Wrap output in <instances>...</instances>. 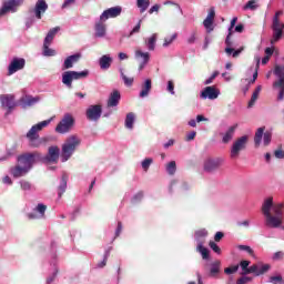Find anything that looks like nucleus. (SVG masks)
<instances>
[{"label":"nucleus","instance_id":"1","mask_svg":"<svg viewBox=\"0 0 284 284\" xmlns=\"http://www.w3.org/2000/svg\"><path fill=\"white\" fill-rule=\"evenodd\" d=\"M52 122V118L49 120H44L38 124H34L27 133V139L29 141V145L31 148H41L43 143H45V138L39 136V132L43 130V128H48Z\"/></svg>","mask_w":284,"mask_h":284},{"label":"nucleus","instance_id":"2","mask_svg":"<svg viewBox=\"0 0 284 284\" xmlns=\"http://www.w3.org/2000/svg\"><path fill=\"white\" fill-rule=\"evenodd\" d=\"M81 145V140L77 135H71L62 145V161L65 163L72 154L77 151V148Z\"/></svg>","mask_w":284,"mask_h":284},{"label":"nucleus","instance_id":"3","mask_svg":"<svg viewBox=\"0 0 284 284\" xmlns=\"http://www.w3.org/2000/svg\"><path fill=\"white\" fill-rule=\"evenodd\" d=\"M41 159L38 152L23 153L17 158L18 164L30 172L34 168V163Z\"/></svg>","mask_w":284,"mask_h":284},{"label":"nucleus","instance_id":"4","mask_svg":"<svg viewBox=\"0 0 284 284\" xmlns=\"http://www.w3.org/2000/svg\"><path fill=\"white\" fill-rule=\"evenodd\" d=\"M248 141H250V136L247 135L237 138L231 146V153H230L231 159L233 160L239 159V156H241V152H243V150H246Z\"/></svg>","mask_w":284,"mask_h":284},{"label":"nucleus","instance_id":"5","mask_svg":"<svg viewBox=\"0 0 284 284\" xmlns=\"http://www.w3.org/2000/svg\"><path fill=\"white\" fill-rule=\"evenodd\" d=\"M90 72L88 70L78 72V71H65L62 73V83L67 85V88H72L73 81H79V79L88 78Z\"/></svg>","mask_w":284,"mask_h":284},{"label":"nucleus","instance_id":"6","mask_svg":"<svg viewBox=\"0 0 284 284\" xmlns=\"http://www.w3.org/2000/svg\"><path fill=\"white\" fill-rule=\"evenodd\" d=\"M24 0H8L2 3V7L0 9V17H6L8 12H17L19 8H21V4Z\"/></svg>","mask_w":284,"mask_h":284},{"label":"nucleus","instance_id":"7","mask_svg":"<svg viewBox=\"0 0 284 284\" xmlns=\"http://www.w3.org/2000/svg\"><path fill=\"white\" fill-rule=\"evenodd\" d=\"M72 125H74V118L70 114H65L63 119L58 123L55 132L59 134H65L67 132H70Z\"/></svg>","mask_w":284,"mask_h":284},{"label":"nucleus","instance_id":"8","mask_svg":"<svg viewBox=\"0 0 284 284\" xmlns=\"http://www.w3.org/2000/svg\"><path fill=\"white\" fill-rule=\"evenodd\" d=\"M273 38L271 39V44L277 43L283 38L284 23L281 20L273 19L272 22Z\"/></svg>","mask_w":284,"mask_h":284},{"label":"nucleus","instance_id":"9","mask_svg":"<svg viewBox=\"0 0 284 284\" xmlns=\"http://www.w3.org/2000/svg\"><path fill=\"white\" fill-rule=\"evenodd\" d=\"M103 114V108L101 104L90 105L87 110V119L89 121H99Z\"/></svg>","mask_w":284,"mask_h":284},{"label":"nucleus","instance_id":"10","mask_svg":"<svg viewBox=\"0 0 284 284\" xmlns=\"http://www.w3.org/2000/svg\"><path fill=\"white\" fill-rule=\"evenodd\" d=\"M121 12H123V8L119 6L109 8L102 12V14L100 16V21H108V19H116V17H121Z\"/></svg>","mask_w":284,"mask_h":284},{"label":"nucleus","instance_id":"11","mask_svg":"<svg viewBox=\"0 0 284 284\" xmlns=\"http://www.w3.org/2000/svg\"><path fill=\"white\" fill-rule=\"evenodd\" d=\"M26 68V59L23 58H13L8 68V75L12 77L14 72H19V70H23Z\"/></svg>","mask_w":284,"mask_h":284},{"label":"nucleus","instance_id":"12","mask_svg":"<svg viewBox=\"0 0 284 284\" xmlns=\"http://www.w3.org/2000/svg\"><path fill=\"white\" fill-rule=\"evenodd\" d=\"M0 103L2 108H8L7 114H10V112L17 108V102H14V95L12 94L0 95Z\"/></svg>","mask_w":284,"mask_h":284},{"label":"nucleus","instance_id":"13","mask_svg":"<svg viewBox=\"0 0 284 284\" xmlns=\"http://www.w3.org/2000/svg\"><path fill=\"white\" fill-rule=\"evenodd\" d=\"M223 165V159H209L204 162V172H216Z\"/></svg>","mask_w":284,"mask_h":284},{"label":"nucleus","instance_id":"14","mask_svg":"<svg viewBox=\"0 0 284 284\" xmlns=\"http://www.w3.org/2000/svg\"><path fill=\"white\" fill-rule=\"evenodd\" d=\"M219 94H221V91L216 89V87H206L201 92V99H210L211 101H214V99H219Z\"/></svg>","mask_w":284,"mask_h":284},{"label":"nucleus","instance_id":"15","mask_svg":"<svg viewBox=\"0 0 284 284\" xmlns=\"http://www.w3.org/2000/svg\"><path fill=\"white\" fill-rule=\"evenodd\" d=\"M265 219L267 227H281V225H283V216L272 215V213H270L265 215Z\"/></svg>","mask_w":284,"mask_h":284},{"label":"nucleus","instance_id":"16","mask_svg":"<svg viewBox=\"0 0 284 284\" xmlns=\"http://www.w3.org/2000/svg\"><path fill=\"white\" fill-rule=\"evenodd\" d=\"M47 10H48V2H45V0H38L36 2V7L33 9L36 18L42 19V17H43V14H45Z\"/></svg>","mask_w":284,"mask_h":284},{"label":"nucleus","instance_id":"17","mask_svg":"<svg viewBox=\"0 0 284 284\" xmlns=\"http://www.w3.org/2000/svg\"><path fill=\"white\" fill-rule=\"evenodd\" d=\"M59 154H60L59 146H50L49 150H48V154L44 159L49 163H58L59 162Z\"/></svg>","mask_w":284,"mask_h":284},{"label":"nucleus","instance_id":"18","mask_svg":"<svg viewBox=\"0 0 284 284\" xmlns=\"http://www.w3.org/2000/svg\"><path fill=\"white\" fill-rule=\"evenodd\" d=\"M30 171L21 164H17L10 169V174L13 176V179H21V176H26Z\"/></svg>","mask_w":284,"mask_h":284},{"label":"nucleus","instance_id":"19","mask_svg":"<svg viewBox=\"0 0 284 284\" xmlns=\"http://www.w3.org/2000/svg\"><path fill=\"white\" fill-rule=\"evenodd\" d=\"M214 17H216V11L214 10V7H212L209 10L206 19L203 21V26L206 30H214V28H212V26H214Z\"/></svg>","mask_w":284,"mask_h":284},{"label":"nucleus","instance_id":"20","mask_svg":"<svg viewBox=\"0 0 284 284\" xmlns=\"http://www.w3.org/2000/svg\"><path fill=\"white\" fill-rule=\"evenodd\" d=\"M81 59V53H75L73 55H69L63 63L64 70H70V68H73L74 63H79V60Z\"/></svg>","mask_w":284,"mask_h":284},{"label":"nucleus","instance_id":"21","mask_svg":"<svg viewBox=\"0 0 284 284\" xmlns=\"http://www.w3.org/2000/svg\"><path fill=\"white\" fill-rule=\"evenodd\" d=\"M119 101H121V93L119 92V90H114L108 100V108H116V105H119Z\"/></svg>","mask_w":284,"mask_h":284},{"label":"nucleus","instance_id":"22","mask_svg":"<svg viewBox=\"0 0 284 284\" xmlns=\"http://www.w3.org/2000/svg\"><path fill=\"white\" fill-rule=\"evenodd\" d=\"M273 207H274V197L266 199L262 205V213L264 214V216L272 214Z\"/></svg>","mask_w":284,"mask_h":284},{"label":"nucleus","instance_id":"23","mask_svg":"<svg viewBox=\"0 0 284 284\" xmlns=\"http://www.w3.org/2000/svg\"><path fill=\"white\" fill-rule=\"evenodd\" d=\"M239 128V124H234L233 126H230L229 130L223 134L222 142L227 144L232 139H234V133L236 132V129Z\"/></svg>","mask_w":284,"mask_h":284},{"label":"nucleus","instance_id":"24","mask_svg":"<svg viewBox=\"0 0 284 284\" xmlns=\"http://www.w3.org/2000/svg\"><path fill=\"white\" fill-rule=\"evenodd\" d=\"M65 190H68V174H62L60 185L58 186V196L61 199L63 194H65Z\"/></svg>","mask_w":284,"mask_h":284},{"label":"nucleus","instance_id":"25","mask_svg":"<svg viewBox=\"0 0 284 284\" xmlns=\"http://www.w3.org/2000/svg\"><path fill=\"white\" fill-rule=\"evenodd\" d=\"M151 90H152V80L146 79L142 84V90L140 91V98L145 99V97L150 94Z\"/></svg>","mask_w":284,"mask_h":284},{"label":"nucleus","instance_id":"26","mask_svg":"<svg viewBox=\"0 0 284 284\" xmlns=\"http://www.w3.org/2000/svg\"><path fill=\"white\" fill-rule=\"evenodd\" d=\"M99 65L101 70H110V67L112 65V57L104 54L99 60Z\"/></svg>","mask_w":284,"mask_h":284},{"label":"nucleus","instance_id":"27","mask_svg":"<svg viewBox=\"0 0 284 284\" xmlns=\"http://www.w3.org/2000/svg\"><path fill=\"white\" fill-rule=\"evenodd\" d=\"M253 267H255V271H253V274L255 276H261L263 274H266V272H270V264H253Z\"/></svg>","mask_w":284,"mask_h":284},{"label":"nucleus","instance_id":"28","mask_svg":"<svg viewBox=\"0 0 284 284\" xmlns=\"http://www.w3.org/2000/svg\"><path fill=\"white\" fill-rule=\"evenodd\" d=\"M39 102V98H32V95H27L24 98H21L20 103H22L23 108H30L31 105H34V103Z\"/></svg>","mask_w":284,"mask_h":284},{"label":"nucleus","instance_id":"29","mask_svg":"<svg viewBox=\"0 0 284 284\" xmlns=\"http://www.w3.org/2000/svg\"><path fill=\"white\" fill-rule=\"evenodd\" d=\"M261 90H263V87L257 85L251 97V100L248 101V108H254V103L258 101V94H261Z\"/></svg>","mask_w":284,"mask_h":284},{"label":"nucleus","instance_id":"30","mask_svg":"<svg viewBox=\"0 0 284 284\" xmlns=\"http://www.w3.org/2000/svg\"><path fill=\"white\" fill-rule=\"evenodd\" d=\"M99 21L95 23V37H105V23Z\"/></svg>","mask_w":284,"mask_h":284},{"label":"nucleus","instance_id":"31","mask_svg":"<svg viewBox=\"0 0 284 284\" xmlns=\"http://www.w3.org/2000/svg\"><path fill=\"white\" fill-rule=\"evenodd\" d=\"M245 48H240L237 50H234V48H225L224 52L227 54V57H233V59H236L241 52H243Z\"/></svg>","mask_w":284,"mask_h":284},{"label":"nucleus","instance_id":"32","mask_svg":"<svg viewBox=\"0 0 284 284\" xmlns=\"http://www.w3.org/2000/svg\"><path fill=\"white\" fill-rule=\"evenodd\" d=\"M134 119H136L134 113L130 112V113L126 114L125 128H128V130H132V128H134Z\"/></svg>","mask_w":284,"mask_h":284},{"label":"nucleus","instance_id":"33","mask_svg":"<svg viewBox=\"0 0 284 284\" xmlns=\"http://www.w3.org/2000/svg\"><path fill=\"white\" fill-rule=\"evenodd\" d=\"M264 132H265V128H258L257 131L255 132L254 143H255L256 148H258V145H261V141L263 140Z\"/></svg>","mask_w":284,"mask_h":284},{"label":"nucleus","instance_id":"34","mask_svg":"<svg viewBox=\"0 0 284 284\" xmlns=\"http://www.w3.org/2000/svg\"><path fill=\"white\" fill-rule=\"evenodd\" d=\"M136 6L140 9L141 14L150 8V0H136Z\"/></svg>","mask_w":284,"mask_h":284},{"label":"nucleus","instance_id":"35","mask_svg":"<svg viewBox=\"0 0 284 284\" xmlns=\"http://www.w3.org/2000/svg\"><path fill=\"white\" fill-rule=\"evenodd\" d=\"M145 44L148 47V50L153 51L156 45V33H153L152 37L145 40Z\"/></svg>","mask_w":284,"mask_h":284},{"label":"nucleus","instance_id":"36","mask_svg":"<svg viewBox=\"0 0 284 284\" xmlns=\"http://www.w3.org/2000/svg\"><path fill=\"white\" fill-rule=\"evenodd\" d=\"M45 210H48V206L45 204H38L34 209V212L40 216V219H44Z\"/></svg>","mask_w":284,"mask_h":284},{"label":"nucleus","instance_id":"37","mask_svg":"<svg viewBox=\"0 0 284 284\" xmlns=\"http://www.w3.org/2000/svg\"><path fill=\"white\" fill-rule=\"evenodd\" d=\"M220 272H221V262L220 261H215L211 265L210 274H211V276H216V274H219Z\"/></svg>","mask_w":284,"mask_h":284},{"label":"nucleus","instance_id":"38","mask_svg":"<svg viewBox=\"0 0 284 284\" xmlns=\"http://www.w3.org/2000/svg\"><path fill=\"white\" fill-rule=\"evenodd\" d=\"M197 252H200V254L202 255V258H204V261H207V258H210V250H207L205 246H203V244L197 245Z\"/></svg>","mask_w":284,"mask_h":284},{"label":"nucleus","instance_id":"39","mask_svg":"<svg viewBox=\"0 0 284 284\" xmlns=\"http://www.w3.org/2000/svg\"><path fill=\"white\" fill-rule=\"evenodd\" d=\"M166 172L170 174V176H174L176 174V162L171 161L166 164Z\"/></svg>","mask_w":284,"mask_h":284},{"label":"nucleus","instance_id":"40","mask_svg":"<svg viewBox=\"0 0 284 284\" xmlns=\"http://www.w3.org/2000/svg\"><path fill=\"white\" fill-rule=\"evenodd\" d=\"M283 207H284L283 203L273 204V209H272L273 214H275V216H283Z\"/></svg>","mask_w":284,"mask_h":284},{"label":"nucleus","instance_id":"41","mask_svg":"<svg viewBox=\"0 0 284 284\" xmlns=\"http://www.w3.org/2000/svg\"><path fill=\"white\" fill-rule=\"evenodd\" d=\"M135 57L136 58L140 57L141 59H143L144 64H148L149 61H150V53L149 52H143L141 50H138V51H135Z\"/></svg>","mask_w":284,"mask_h":284},{"label":"nucleus","instance_id":"42","mask_svg":"<svg viewBox=\"0 0 284 284\" xmlns=\"http://www.w3.org/2000/svg\"><path fill=\"white\" fill-rule=\"evenodd\" d=\"M43 54L44 57H54V54H57V51L50 49V44H43Z\"/></svg>","mask_w":284,"mask_h":284},{"label":"nucleus","instance_id":"43","mask_svg":"<svg viewBox=\"0 0 284 284\" xmlns=\"http://www.w3.org/2000/svg\"><path fill=\"white\" fill-rule=\"evenodd\" d=\"M121 78L124 81V85H128L129 88L134 83V78H128V75L123 73V70H121Z\"/></svg>","mask_w":284,"mask_h":284},{"label":"nucleus","instance_id":"44","mask_svg":"<svg viewBox=\"0 0 284 284\" xmlns=\"http://www.w3.org/2000/svg\"><path fill=\"white\" fill-rule=\"evenodd\" d=\"M153 162H154V160H152V158H146L142 162V169L144 170V172H148V170H150V166L152 165Z\"/></svg>","mask_w":284,"mask_h":284},{"label":"nucleus","instance_id":"45","mask_svg":"<svg viewBox=\"0 0 284 284\" xmlns=\"http://www.w3.org/2000/svg\"><path fill=\"white\" fill-rule=\"evenodd\" d=\"M276 90H278L277 101H283L284 99V84L273 85Z\"/></svg>","mask_w":284,"mask_h":284},{"label":"nucleus","instance_id":"46","mask_svg":"<svg viewBox=\"0 0 284 284\" xmlns=\"http://www.w3.org/2000/svg\"><path fill=\"white\" fill-rule=\"evenodd\" d=\"M258 68H261V59H257L255 72L253 73V79L251 80V83H256V79H258Z\"/></svg>","mask_w":284,"mask_h":284},{"label":"nucleus","instance_id":"47","mask_svg":"<svg viewBox=\"0 0 284 284\" xmlns=\"http://www.w3.org/2000/svg\"><path fill=\"white\" fill-rule=\"evenodd\" d=\"M236 272H239V265H233L224 270V274H227V275L236 274Z\"/></svg>","mask_w":284,"mask_h":284},{"label":"nucleus","instance_id":"48","mask_svg":"<svg viewBox=\"0 0 284 284\" xmlns=\"http://www.w3.org/2000/svg\"><path fill=\"white\" fill-rule=\"evenodd\" d=\"M209 246L211 247V250H213V252H215V254H221V247L214 241H211L209 243Z\"/></svg>","mask_w":284,"mask_h":284},{"label":"nucleus","instance_id":"49","mask_svg":"<svg viewBox=\"0 0 284 284\" xmlns=\"http://www.w3.org/2000/svg\"><path fill=\"white\" fill-rule=\"evenodd\" d=\"M256 0H250L245 6L244 10H256Z\"/></svg>","mask_w":284,"mask_h":284},{"label":"nucleus","instance_id":"50","mask_svg":"<svg viewBox=\"0 0 284 284\" xmlns=\"http://www.w3.org/2000/svg\"><path fill=\"white\" fill-rule=\"evenodd\" d=\"M141 23H143V20H139L138 24L131 30L129 37H132V34L141 32Z\"/></svg>","mask_w":284,"mask_h":284},{"label":"nucleus","instance_id":"51","mask_svg":"<svg viewBox=\"0 0 284 284\" xmlns=\"http://www.w3.org/2000/svg\"><path fill=\"white\" fill-rule=\"evenodd\" d=\"M239 250H242L243 252H247L250 256H254V250L247 245H239Z\"/></svg>","mask_w":284,"mask_h":284},{"label":"nucleus","instance_id":"52","mask_svg":"<svg viewBox=\"0 0 284 284\" xmlns=\"http://www.w3.org/2000/svg\"><path fill=\"white\" fill-rule=\"evenodd\" d=\"M264 145H270L272 142V133L265 132L263 136Z\"/></svg>","mask_w":284,"mask_h":284},{"label":"nucleus","instance_id":"53","mask_svg":"<svg viewBox=\"0 0 284 284\" xmlns=\"http://www.w3.org/2000/svg\"><path fill=\"white\" fill-rule=\"evenodd\" d=\"M270 283H273V284L283 283V276H281V275L271 276L270 277Z\"/></svg>","mask_w":284,"mask_h":284},{"label":"nucleus","instance_id":"54","mask_svg":"<svg viewBox=\"0 0 284 284\" xmlns=\"http://www.w3.org/2000/svg\"><path fill=\"white\" fill-rule=\"evenodd\" d=\"M108 256H110V250L105 252L104 258L101 263L98 264V267H105V265H108Z\"/></svg>","mask_w":284,"mask_h":284},{"label":"nucleus","instance_id":"55","mask_svg":"<svg viewBox=\"0 0 284 284\" xmlns=\"http://www.w3.org/2000/svg\"><path fill=\"white\" fill-rule=\"evenodd\" d=\"M283 73H284V65H275L274 75L278 77L280 74H283Z\"/></svg>","mask_w":284,"mask_h":284},{"label":"nucleus","instance_id":"56","mask_svg":"<svg viewBox=\"0 0 284 284\" xmlns=\"http://www.w3.org/2000/svg\"><path fill=\"white\" fill-rule=\"evenodd\" d=\"M174 39H176V33L173 34L171 38H165V39H164L163 47H164V48H168V45H170V44L174 41Z\"/></svg>","mask_w":284,"mask_h":284},{"label":"nucleus","instance_id":"57","mask_svg":"<svg viewBox=\"0 0 284 284\" xmlns=\"http://www.w3.org/2000/svg\"><path fill=\"white\" fill-rule=\"evenodd\" d=\"M20 185H21V190H26V191L31 190L32 187V184H30V182L28 181H21Z\"/></svg>","mask_w":284,"mask_h":284},{"label":"nucleus","instance_id":"58","mask_svg":"<svg viewBox=\"0 0 284 284\" xmlns=\"http://www.w3.org/2000/svg\"><path fill=\"white\" fill-rule=\"evenodd\" d=\"M59 30H61V28H59V27L52 28L49 30V32L47 34L54 39V37H57V32H59Z\"/></svg>","mask_w":284,"mask_h":284},{"label":"nucleus","instance_id":"59","mask_svg":"<svg viewBox=\"0 0 284 284\" xmlns=\"http://www.w3.org/2000/svg\"><path fill=\"white\" fill-rule=\"evenodd\" d=\"M278 80L273 83V85H284V72L280 73Z\"/></svg>","mask_w":284,"mask_h":284},{"label":"nucleus","instance_id":"60","mask_svg":"<svg viewBox=\"0 0 284 284\" xmlns=\"http://www.w3.org/2000/svg\"><path fill=\"white\" fill-rule=\"evenodd\" d=\"M27 216H28L29 221H37L38 219H41V216L39 214H37V212L28 213Z\"/></svg>","mask_w":284,"mask_h":284},{"label":"nucleus","instance_id":"61","mask_svg":"<svg viewBox=\"0 0 284 284\" xmlns=\"http://www.w3.org/2000/svg\"><path fill=\"white\" fill-rule=\"evenodd\" d=\"M274 156H275L276 159H284V151H283V149H277V150H275Z\"/></svg>","mask_w":284,"mask_h":284},{"label":"nucleus","instance_id":"62","mask_svg":"<svg viewBox=\"0 0 284 284\" xmlns=\"http://www.w3.org/2000/svg\"><path fill=\"white\" fill-rule=\"evenodd\" d=\"M250 281H252L251 277L243 276V277L237 280L236 284H246V283H250Z\"/></svg>","mask_w":284,"mask_h":284},{"label":"nucleus","instance_id":"63","mask_svg":"<svg viewBox=\"0 0 284 284\" xmlns=\"http://www.w3.org/2000/svg\"><path fill=\"white\" fill-rule=\"evenodd\" d=\"M186 41H187L189 44L195 43V41H196V32L191 33V36L187 38Z\"/></svg>","mask_w":284,"mask_h":284},{"label":"nucleus","instance_id":"64","mask_svg":"<svg viewBox=\"0 0 284 284\" xmlns=\"http://www.w3.org/2000/svg\"><path fill=\"white\" fill-rule=\"evenodd\" d=\"M168 91L171 93V94H174V82L172 80H170L168 82Z\"/></svg>","mask_w":284,"mask_h":284}]
</instances>
